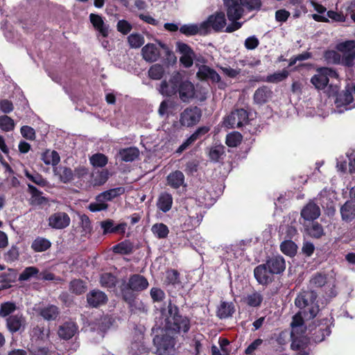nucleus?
Masks as SVG:
<instances>
[{
    "label": "nucleus",
    "instance_id": "40",
    "mask_svg": "<svg viewBox=\"0 0 355 355\" xmlns=\"http://www.w3.org/2000/svg\"><path fill=\"white\" fill-rule=\"evenodd\" d=\"M288 75V71L284 69L282 71H277L272 74H270L266 78L261 79V80L268 83H277L286 79Z\"/></svg>",
    "mask_w": 355,
    "mask_h": 355
},
{
    "label": "nucleus",
    "instance_id": "42",
    "mask_svg": "<svg viewBox=\"0 0 355 355\" xmlns=\"http://www.w3.org/2000/svg\"><path fill=\"white\" fill-rule=\"evenodd\" d=\"M114 252L121 254H130L133 250V245L128 241H125L112 247Z\"/></svg>",
    "mask_w": 355,
    "mask_h": 355
},
{
    "label": "nucleus",
    "instance_id": "62",
    "mask_svg": "<svg viewBox=\"0 0 355 355\" xmlns=\"http://www.w3.org/2000/svg\"><path fill=\"white\" fill-rule=\"evenodd\" d=\"M108 205L104 200H98L96 197V202H92L89 205V209L92 212L99 211L107 208Z\"/></svg>",
    "mask_w": 355,
    "mask_h": 355
},
{
    "label": "nucleus",
    "instance_id": "15",
    "mask_svg": "<svg viewBox=\"0 0 355 355\" xmlns=\"http://www.w3.org/2000/svg\"><path fill=\"white\" fill-rule=\"evenodd\" d=\"M301 216L306 221L313 222L320 216V209L315 202H308L301 210Z\"/></svg>",
    "mask_w": 355,
    "mask_h": 355
},
{
    "label": "nucleus",
    "instance_id": "10",
    "mask_svg": "<svg viewBox=\"0 0 355 355\" xmlns=\"http://www.w3.org/2000/svg\"><path fill=\"white\" fill-rule=\"evenodd\" d=\"M264 263L274 276L283 274L286 270V261L280 254L268 257Z\"/></svg>",
    "mask_w": 355,
    "mask_h": 355
},
{
    "label": "nucleus",
    "instance_id": "36",
    "mask_svg": "<svg viewBox=\"0 0 355 355\" xmlns=\"http://www.w3.org/2000/svg\"><path fill=\"white\" fill-rule=\"evenodd\" d=\"M125 192V188L122 187L111 189L107 190L98 196V200H104L105 201H110L116 197H118Z\"/></svg>",
    "mask_w": 355,
    "mask_h": 355
},
{
    "label": "nucleus",
    "instance_id": "6",
    "mask_svg": "<svg viewBox=\"0 0 355 355\" xmlns=\"http://www.w3.org/2000/svg\"><path fill=\"white\" fill-rule=\"evenodd\" d=\"M153 343L158 355H168L174 351L175 340L171 336H156L153 338Z\"/></svg>",
    "mask_w": 355,
    "mask_h": 355
},
{
    "label": "nucleus",
    "instance_id": "21",
    "mask_svg": "<svg viewBox=\"0 0 355 355\" xmlns=\"http://www.w3.org/2000/svg\"><path fill=\"white\" fill-rule=\"evenodd\" d=\"M143 58L149 62H153L158 60L160 52L155 44L148 43L141 49Z\"/></svg>",
    "mask_w": 355,
    "mask_h": 355
},
{
    "label": "nucleus",
    "instance_id": "49",
    "mask_svg": "<svg viewBox=\"0 0 355 355\" xmlns=\"http://www.w3.org/2000/svg\"><path fill=\"white\" fill-rule=\"evenodd\" d=\"M164 74V69L162 65L155 64L152 65L148 70V76L153 80H160Z\"/></svg>",
    "mask_w": 355,
    "mask_h": 355
},
{
    "label": "nucleus",
    "instance_id": "18",
    "mask_svg": "<svg viewBox=\"0 0 355 355\" xmlns=\"http://www.w3.org/2000/svg\"><path fill=\"white\" fill-rule=\"evenodd\" d=\"M178 93L179 94L180 98L183 102H187L190 98L193 97L194 86L189 80H182V78L181 77Z\"/></svg>",
    "mask_w": 355,
    "mask_h": 355
},
{
    "label": "nucleus",
    "instance_id": "11",
    "mask_svg": "<svg viewBox=\"0 0 355 355\" xmlns=\"http://www.w3.org/2000/svg\"><path fill=\"white\" fill-rule=\"evenodd\" d=\"M228 19H240L244 10L240 0H223Z\"/></svg>",
    "mask_w": 355,
    "mask_h": 355
},
{
    "label": "nucleus",
    "instance_id": "46",
    "mask_svg": "<svg viewBox=\"0 0 355 355\" xmlns=\"http://www.w3.org/2000/svg\"><path fill=\"white\" fill-rule=\"evenodd\" d=\"M89 162L94 167H104L108 162L106 155L103 153H96L89 157Z\"/></svg>",
    "mask_w": 355,
    "mask_h": 355
},
{
    "label": "nucleus",
    "instance_id": "64",
    "mask_svg": "<svg viewBox=\"0 0 355 355\" xmlns=\"http://www.w3.org/2000/svg\"><path fill=\"white\" fill-rule=\"evenodd\" d=\"M132 28V25L127 20L121 19L117 22L116 29L123 35H127L129 33Z\"/></svg>",
    "mask_w": 355,
    "mask_h": 355
},
{
    "label": "nucleus",
    "instance_id": "56",
    "mask_svg": "<svg viewBox=\"0 0 355 355\" xmlns=\"http://www.w3.org/2000/svg\"><path fill=\"white\" fill-rule=\"evenodd\" d=\"M324 60L329 64H340L341 56L336 51L334 50H327L324 53Z\"/></svg>",
    "mask_w": 355,
    "mask_h": 355
},
{
    "label": "nucleus",
    "instance_id": "37",
    "mask_svg": "<svg viewBox=\"0 0 355 355\" xmlns=\"http://www.w3.org/2000/svg\"><path fill=\"white\" fill-rule=\"evenodd\" d=\"M40 314L44 320H54L59 315V309L55 305H49L42 308Z\"/></svg>",
    "mask_w": 355,
    "mask_h": 355
},
{
    "label": "nucleus",
    "instance_id": "28",
    "mask_svg": "<svg viewBox=\"0 0 355 355\" xmlns=\"http://www.w3.org/2000/svg\"><path fill=\"white\" fill-rule=\"evenodd\" d=\"M279 248L285 255L294 257L297 254L298 247L293 241L286 239L280 243Z\"/></svg>",
    "mask_w": 355,
    "mask_h": 355
},
{
    "label": "nucleus",
    "instance_id": "34",
    "mask_svg": "<svg viewBox=\"0 0 355 355\" xmlns=\"http://www.w3.org/2000/svg\"><path fill=\"white\" fill-rule=\"evenodd\" d=\"M51 246V243L49 240L38 236L37 237L31 244L32 250L35 252H42L47 250Z\"/></svg>",
    "mask_w": 355,
    "mask_h": 355
},
{
    "label": "nucleus",
    "instance_id": "57",
    "mask_svg": "<svg viewBox=\"0 0 355 355\" xmlns=\"http://www.w3.org/2000/svg\"><path fill=\"white\" fill-rule=\"evenodd\" d=\"M15 123L12 119L7 115L0 116V128L5 131L9 132L14 129Z\"/></svg>",
    "mask_w": 355,
    "mask_h": 355
},
{
    "label": "nucleus",
    "instance_id": "48",
    "mask_svg": "<svg viewBox=\"0 0 355 355\" xmlns=\"http://www.w3.org/2000/svg\"><path fill=\"white\" fill-rule=\"evenodd\" d=\"M100 282L103 287L112 288L116 286V277L111 273H103L101 276Z\"/></svg>",
    "mask_w": 355,
    "mask_h": 355
},
{
    "label": "nucleus",
    "instance_id": "44",
    "mask_svg": "<svg viewBox=\"0 0 355 355\" xmlns=\"http://www.w3.org/2000/svg\"><path fill=\"white\" fill-rule=\"evenodd\" d=\"M225 147L222 145L211 147L209 152V159L213 162H218L225 155Z\"/></svg>",
    "mask_w": 355,
    "mask_h": 355
},
{
    "label": "nucleus",
    "instance_id": "5",
    "mask_svg": "<svg viewBox=\"0 0 355 355\" xmlns=\"http://www.w3.org/2000/svg\"><path fill=\"white\" fill-rule=\"evenodd\" d=\"M201 117V109L197 106H191L184 109L180 114V123L182 126L191 128L198 123Z\"/></svg>",
    "mask_w": 355,
    "mask_h": 355
},
{
    "label": "nucleus",
    "instance_id": "52",
    "mask_svg": "<svg viewBox=\"0 0 355 355\" xmlns=\"http://www.w3.org/2000/svg\"><path fill=\"white\" fill-rule=\"evenodd\" d=\"M39 274V270L34 266L26 268L19 275V281H28L31 277H35Z\"/></svg>",
    "mask_w": 355,
    "mask_h": 355
},
{
    "label": "nucleus",
    "instance_id": "13",
    "mask_svg": "<svg viewBox=\"0 0 355 355\" xmlns=\"http://www.w3.org/2000/svg\"><path fill=\"white\" fill-rule=\"evenodd\" d=\"M177 48L182 54L180 58V62L187 68L191 67L193 64L194 51L189 45L181 42H177Z\"/></svg>",
    "mask_w": 355,
    "mask_h": 355
},
{
    "label": "nucleus",
    "instance_id": "23",
    "mask_svg": "<svg viewBox=\"0 0 355 355\" xmlns=\"http://www.w3.org/2000/svg\"><path fill=\"white\" fill-rule=\"evenodd\" d=\"M209 22L215 32H220L226 26L225 15L223 12H216L209 17Z\"/></svg>",
    "mask_w": 355,
    "mask_h": 355
},
{
    "label": "nucleus",
    "instance_id": "35",
    "mask_svg": "<svg viewBox=\"0 0 355 355\" xmlns=\"http://www.w3.org/2000/svg\"><path fill=\"white\" fill-rule=\"evenodd\" d=\"M41 159L45 164H51L52 166L58 165L60 161V157L58 153L55 150L51 151L50 150H45L42 154Z\"/></svg>",
    "mask_w": 355,
    "mask_h": 355
},
{
    "label": "nucleus",
    "instance_id": "47",
    "mask_svg": "<svg viewBox=\"0 0 355 355\" xmlns=\"http://www.w3.org/2000/svg\"><path fill=\"white\" fill-rule=\"evenodd\" d=\"M243 136L239 132L230 133L226 137L225 144L229 147H236L239 146L242 141Z\"/></svg>",
    "mask_w": 355,
    "mask_h": 355
},
{
    "label": "nucleus",
    "instance_id": "24",
    "mask_svg": "<svg viewBox=\"0 0 355 355\" xmlns=\"http://www.w3.org/2000/svg\"><path fill=\"white\" fill-rule=\"evenodd\" d=\"M28 192L31 194V204L33 205H42L47 203L48 198L42 196V192L31 184H27Z\"/></svg>",
    "mask_w": 355,
    "mask_h": 355
},
{
    "label": "nucleus",
    "instance_id": "45",
    "mask_svg": "<svg viewBox=\"0 0 355 355\" xmlns=\"http://www.w3.org/2000/svg\"><path fill=\"white\" fill-rule=\"evenodd\" d=\"M279 233L286 239L291 240L297 233V229L290 224H284L279 227Z\"/></svg>",
    "mask_w": 355,
    "mask_h": 355
},
{
    "label": "nucleus",
    "instance_id": "16",
    "mask_svg": "<svg viewBox=\"0 0 355 355\" xmlns=\"http://www.w3.org/2000/svg\"><path fill=\"white\" fill-rule=\"evenodd\" d=\"M89 20L94 29L97 31L103 37H108L109 25L104 22L102 16L98 14L91 13L89 15Z\"/></svg>",
    "mask_w": 355,
    "mask_h": 355
},
{
    "label": "nucleus",
    "instance_id": "31",
    "mask_svg": "<svg viewBox=\"0 0 355 355\" xmlns=\"http://www.w3.org/2000/svg\"><path fill=\"white\" fill-rule=\"evenodd\" d=\"M104 234L116 233L124 234L125 233L126 223H101Z\"/></svg>",
    "mask_w": 355,
    "mask_h": 355
},
{
    "label": "nucleus",
    "instance_id": "33",
    "mask_svg": "<svg viewBox=\"0 0 355 355\" xmlns=\"http://www.w3.org/2000/svg\"><path fill=\"white\" fill-rule=\"evenodd\" d=\"M234 312V306L232 303L223 302L217 309V316L220 319H225L232 315Z\"/></svg>",
    "mask_w": 355,
    "mask_h": 355
},
{
    "label": "nucleus",
    "instance_id": "53",
    "mask_svg": "<svg viewBox=\"0 0 355 355\" xmlns=\"http://www.w3.org/2000/svg\"><path fill=\"white\" fill-rule=\"evenodd\" d=\"M246 303L248 306L252 307L259 306L263 301V296L257 292L249 294L246 297Z\"/></svg>",
    "mask_w": 355,
    "mask_h": 355
},
{
    "label": "nucleus",
    "instance_id": "12",
    "mask_svg": "<svg viewBox=\"0 0 355 355\" xmlns=\"http://www.w3.org/2000/svg\"><path fill=\"white\" fill-rule=\"evenodd\" d=\"M6 321V327L12 334L24 331L26 324V318L21 313L10 315Z\"/></svg>",
    "mask_w": 355,
    "mask_h": 355
},
{
    "label": "nucleus",
    "instance_id": "61",
    "mask_svg": "<svg viewBox=\"0 0 355 355\" xmlns=\"http://www.w3.org/2000/svg\"><path fill=\"white\" fill-rule=\"evenodd\" d=\"M210 127L203 125L198 128L193 134L191 135V137L194 139L195 142L197 140L202 139L209 132Z\"/></svg>",
    "mask_w": 355,
    "mask_h": 355
},
{
    "label": "nucleus",
    "instance_id": "38",
    "mask_svg": "<svg viewBox=\"0 0 355 355\" xmlns=\"http://www.w3.org/2000/svg\"><path fill=\"white\" fill-rule=\"evenodd\" d=\"M304 320H306L303 315V313L300 311L293 317V320L291 324L292 327L291 336H294L295 334H298V329L302 331L304 329Z\"/></svg>",
    "mask_w": 355,
    "mask_h": 355
},
{
    "label": "nucleus",
    "instance_id": "19",
    "mask_svg": "<svg viewBox=\"0 0 355 355\" xmlns=\"http://www.w3.org/2000/svg\"><path fill=\"white\" fill-rule=\"evenodd\" d=\"M107 300L105 293L99 290H93L87 295V301L92 307H98L106 303Z\"/></svg>",
    "mask_w": 355,
    "mask_h": 355
},
{
    "label": "nucleus",
    "instance_id": "58",
    "mask_svg": "<svg viewBox=\"0 0 355 355\" xmlns=\"http://www.w3.org/2000/svg\"><path fill=\"white\" fill-rule=\"evenodd\" d=\"M179 30L186 36L196 35L199 33L198 25L195 24L182 25Z\"/></svg>",
    "mask_w": 355,
    "mask_h": 355
},
{
    "label": "nucleus",
    "instance_id": "54",
    "mask_svg": "<svg viewBox=\"0 0 355 355\" xmlns=\"http://www.w3.org/2000/svg\"><path fill=\"white\" fill-rule=\"evenodd\" d=\"M128 42L132 48H139L144 44V37L139 33H132L128 37Z\"/></svg>",
    "mask_w": 355,
    "mask_h": 355
},
{
    "label": "nucleus",
    "instance_id": "25",
    "mask_svg": "<svg viewBox=\"0 0 355 355\" xmlns=\"http://www.w3.org/2000/svg\"><path fill=\"white\" fill-rule=\"evenodd\" d=\"M119 155L123 162H132L139 156V150L137 147L121 148Z\"/></svg>",
    "mask_w": 355,
    "mask_h": 355
},
{
    "label": "nucleus",
    "instance_id": "20",
    "mask_svg": "<svg viewBox=\"0 0 355 355\" xmlns=\"http://www.w3.org/2000/svg\"><path fill=\"white\" fill-rule=\"evenodd\" d=\"M272 92L266 85H263L255 90L253 100L255 104L262 105L272 97Z\"/></svg>",
    "mask_w": 355,
    "mask_h": 355
},
{
    "label": "nucleus",
    "instance_id": "63",
    "mask_svg": "<svg viewBox=\"0 0 355 355\" xmlns=\"http://www.w3.org/2000/svg\"><path fill=\"white\" fill-rule=\"evenodd\" d=\"M19 252L18 248L12 246L10 249L4 254V259L8 262H13L18 259Z\"/></svg>",
    "mask_w": 355,
    "mask_h": 355
},
{
    "label": "nucleus",
    "instance_id": "3",
    "mask_svg": "<svg viewBox=\"0 0 355 355\" xmlns=\"http://www.w3.org/2000/svg\"><path fill=\"white\" fill-rule=\"evenodd\" d=\"M147 279L139 274L130 275L127 282L121 286V293H124L128 300H131L132 295L146 290L148 287Z\"/></svg>",
    "mask_w": 355,
    "mask_h": 355
},
{
    "label": "nucleus",
    "instance_id": "8",
    "mask_svg": "<svg viewBox=\"0 0 355 355\" xmlns=\"http://www.w3.org/2000/svg\"><path fill=\"white\" fill-rule=\"evenodd\" d=\"M180 80L181 75L180 73H173L168 81L166 80L162 81L159 89V93L166 96H172L176 94Z\"/></svg>",
    "mask_w": 355,
    "mask_h": 355
},
{
    "label": "nucleus",
    "instance_id": "22",
    "mask_svg": "<svg viewBox=\"0 0 355 355\" xmlns=\"http://www.w3.org/2000/svg\"><path fill=\"white\" fill-rule=\"evenodd\" d=\"M78 329L76 322L69 321L60 326L58 333L61 338L69 340L76 334Z\"/></svg>",
    "mask_w": 355,
    "mask_h": 355
},
{
    "label": "nucleus",
    "instance_id": "30",
    "mask_svg": "<svg viewBox=\"0 0 355 355\" xmlns=\"http://www.w3.org/2000/svg\"><path fill=\"white\" fill-rule=\"evenodd\" d=\"M304 230L309 236L315 239L320 238L324 234L320 223H305Z\"/></svg>",
    "mask_w": 355,
    "mask_h": 355
},
{
    "label": "nucleus",
    "instance_id": "7",
    "mask_svg": "<svg viewBox=\"0 0 355 355\" xmlns=\"http://www.w3.org/2000/svg\"><path fill=\"white\" fill-rule=\"evenodd\" d=\"M248 121V113L243 109H237L231 112V114L225 119V126L230 128H239Z\"/></svg>",
    "mask_w": 355,
    "mask_h": 355
},
{
    "label": "nucleus",
    "instance_id": "55",
    "mask_svg": "<svg viewBox=\"0 0 355 355\" xmlns=\"http://www.w3.org/2000/svg\"><path fill=\"white\" fill-rule=\"evenodd\" d=\"M336 49L337 51L343 53V54L352 53L355 51L354 42L353 40H347L340 42L336 44Z\"/></svg>",
    "mask_w": 355,
    "mask_h": 355
},
{
    "label": "nucleus",
    "instance_id": "39",
    "mask_svg": "<svg viewBox=\"0 0 355 355\" xmlns=\"http://www.w3.org/2000/svg\"><path fill=\"white\" fill-rule=\"evenodd\" d=\"M340 214L344 220H352L355 217V207L349 201H347L340 208Z\"/></svg>",
    "mask_w": 355,
    "mask_h": 355
},
{
    "label": "nucleus",
    "instance_id": "60",
    "mask_svg": "<svg viewBox=\"0 0 355 355\" xmlns=\"http://www.w3.org/2000/svg\"><path fill=\"white\" fill-rule=\"evenodd\" d=\"M293 338L292 343L291 345V349L293 350H302L306 347V340L302 337H295L291 336Z\"/></svg>",
    "mask_w": 355,
    "mask_h": 355
},
{
    "label": "nucleus",
    "instance_id": "2",
    "mask_svg": "<svg viewBox=\"0 0 355 355\" xmlns=\"http://www.w3.org/2000/svg\"><path fill=\"white\" fill-rule=\"evenodd\" d=\"M317 293L311 290L302 291L296 297L295 304L297 306L306 320L314 318L318 313L320 309L316 300Z\"/></svg>",
    "mask_w": 355,
    "mask_h": 355
},
{
    "label": "nucleus",
    "instance_id": "59",
    "mask_svg": "<svg viewBox=\"0 0 355 355\" xmlns=\"http://www.w3.org/2000/svg\"><path fill=\"white\" fill-rule=\"evenodd\" d=\"M243 7L246 8L249 11L260 10L262 2L261 0H240Z\"/></svg>",
    "mask_w": 355,
    "mask_h": 355
},
{
    "label": "nucleus",
    "instance_id": "50",
    "mask_svg": "<svg viewBox=\"0 0 355 355\" xmlns=\"http://www.w3.org/2000/svg\"><path fill=\"white\" fill-rule=\"evenodd\" d=\"M151 230L159 239L166 238L169 232L168 227L164 223H155L152 227Z\"/></svg>",
    "mask_w": 355,
    "mask_h": 355
},
{
    "label": "nucleus",
    "instance_id": "51",
    "mask_svg": "<svg viewBox=\"0 0 355 355\" xmlns=\"http://www.w3.org/2000/svg\"><path fill=\"white\" fill-rule=\"evenodd\" d=\"M69 290L76 295H81L86 291L84 282L80 279H73L70 282Z\"/></svg>",
    "mask_w": 355,
    "mask_h": 355
},
{
    "label": "nucleus",
    "instance_id": "4",
    "mask_svg": "<svg viewBox=\"0 0 355 355\" xmlns=\"http://www.w3.org/2000/svg\"><path fill=\"white\" fill-rule=\"evenodd\" d=\"M309 284L312 288H322L328 297L336 295L335 280L333 278H328L324 274L318 272L313 275Z\"/></svg>",
    "mask_w": 355,
    "mask_h": 355
},
{
    "label": "nucleus",
    "instance_id": "26",
    "mask_svg": "<svg viewBox=\"0 0 355 355\" xmlns=\"http://www.w3.org/2000/svg\"><path fill=\"white\" fill-rule=\"evenodd\" d=\"M168 184L173 188L178 189L184 183V175L180 171H175L167 176Z\"/></svg>",
    "mask_w": 355,
    "mask_h": 355
},
{
    "label": "nucleus",
    "instance_id": "9",
    "mask_svg": "<svg viewBox=\"0 0 355 355\" xmlns=\"http://www.w3.org/2000/svg\"><path fill=\"white\" fill-rule=\"evenodd\" d=\"M253 272L255 279L260 285L268 286L275 280L274 275L264 263L256 266Z\"/></svg>",
    "mask_w": 355,
    "mask_h": 355
},
{
    "label": "nucleus",
    "instance_id": "29",
    "mask_svg": "<svg viewBox=\"0 0 355 355\" xmlns=\"http://www.w3.org/2000/svg\"><path fill=\"white\" fill-rule=\"evenodd\" d=\"M318 73L315 74L311 78V83L314 85L315 89L322 90L327 86L329 80L320 71V68L317 70Z\"/></svg>",
    "mask_w": 355,
    "mask_h": 355
},
{
    "label": "nucleus",
    "instance_id": "27",
    "mask_svg": "<svg viewBox=\"0 0 355 355\" xmlns=\"http://www.w3.org/2000/svg\"><path fill=\"white\" fill-rule=\"evenodd\" d=\"M54 172L59 176L60 180L64 184L71 182L74 178L73 171L69 167L60 166L54 168Z\"/></svg>",
    "mask_w": 355,
    "mask_h": 355
},
{
    "label": "nucleus",
    "instance_id": "41",
    "mask_svg": "<svg viewBox=\"0 0 355 355\" xmlns=\"http://www.w3.org/2000/svg\"><path fill=\"white\" fill-rule=\"evenodd\" d=\"M24 175L30 181L41 187H44L48 184V181L37 172L31 173L28 170H25Z\"/></svg>",
    "mask_w": 355,
    "mask_h": 355
},
{
    "label": "nucleus",
    "instance_id": "43",
    "mask_svg": "<svg viewBox=\"0 0 355 355\" xmlns=\"http://www.w3.org/2000/svg\"><path fill=\"white\" fill-rule=\"evenodd\" d=\"M17 308L16 303L14 302L8 301L1 303L0 305V317L7 318L17 310Z\"/></svg>",
    "mask_w": 355,
    "mask_h": 355
},
{
    "label": "nucleus",
    "instance_id": "17",
    "mask_svg": "<svg viewBox=\"0 0 355 355\" xmlns=\"http://www.w3.org/2000/svg\"><path fill=\"white\" fill-rule=\"evenodd\" d=\"M324 321V323L322 322L311 330L312 339L315 343L322 342L331 334L330 327L327 324L328 320L325 319Z\"/></svg>",
    "mask_w": 355,
    "mask_h": 355
},
{
    "label": "nucleus",
    "instance_id": "32",
    "mask_svg": "<svg viewBox=\"0 0 355 355\" xmlns=\"http://www.w3.org/2000/svg\"><path fill=\"white\" fill-rule=\"evenodd\" d=\"M173 197L171 194L164 192L162 193L157 200L158 208L164 212L169 211L172 207Z\"/></svg>",
    "mask_w": 355,
    "mask_h": 355
},
{
    "label": "nucleus",
    "instance_id": "14",
    "mask_svg": "<svg viewBox=\"0 0 355 355\" xmlns=\"http://www.w3.org/2000/svg\"><path fill=\"white\" fill-rule=\"evenodd\" d=\"M197 77L204 81L211 80L212 83L220 82L221 78L216 71L207 65H202L198 72Z\"/></svg>",
    "mask_w": 355,
    "mask_h": 355
},
{
    "label": "nucleus",
    "instance_id": "1",
    "mask_svg": "<svg viewBox=\"0 0 355 355\" xmlns=\"http://www.w3.org/2000/svg\"><path fill=\"white\" fill-rule=\"evenodd\" d=\"M165 327L169 331L184 335L189 332L191 321L188 317L180 314L179 308L170 302L168 305V315L165 320Z\"/></svg>",
    "mask_w": 355,
    "mask_h": 355
}]
</instances>
